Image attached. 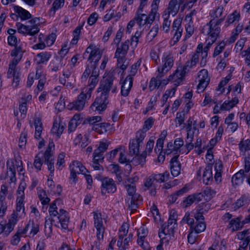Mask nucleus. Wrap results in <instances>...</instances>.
Wrapping results in <instances>:
<instances>
[{
    "mask_svg": "<svg viewBox=\"0 0 250 250\" xmlns=\"http://www.w3.org/2000/svg\"><path fill=\"white\" fill-rule=\"evenodd\" d=\"M138 180L137 177L128 178L124 183L126 188L128 196L126 199L128 204V208L132 212L135 211L138 207V205L142 200V198L140 194L136 193L135 182Z\"/></svg>",
    "mask_w": 250,
    "mask_h": 250,
    "instance_id": "1",
    "label": "nucleus"
},
{
    "mask_svg": "<svg viewBox=\"0 0 250 250\" xmlns=\"http://www.w3.org/2000/svg\"><path fill=\"white\" fill-rule=\"evenodd\" d=\"M224 21V18H220L219 20L211 19L208 23L204 26L202 33L208 35V38L212 42H215L220 33L221 28L219 25Z\"/></svg>",
    "mask_w": 250,
    "mask_h": 250,
    "instance_id": "2",
    "label": "nucleus"
},
{
    "mask_svg": "<svg viewBox=\"0 0 250 250\" xmlns=\"http://www.w3.org/2000/svg\"><path fill=\"white\" fill-rule=\"evenodd\" d=\"M40 20L39 18H34L29 21L27 22L26 25L19 23L18 26V32L24 35H35L40 31L38 26V24H39Z\"/></svg>",
    "mask_w": 250,
    "mask_h": 250,
    "instance_id": "3",
    "label": "nucleus"
},
{
    "mask_svg": "<svg viewBox=\"0 0 250 250\" xmlns=\"http://www.w3.org/2000/svg\"><path fill=\"white\" fill-rule=\"evenodd\" d=\"M103 51L95 44L91 43L86 49L83 56L89 54L87 58L89 64H98L99 61L101 59Z\"/></svg>",
    "mask_w": 250,
    "mask_h": 250,
    "instance_id": "4",
    "label": "nucleus"
},
{
    "mask_svg": "<svg viewBox=\"0 0 250 250\" xmlns=\"http://www.w3.org/2000/svg\"><path fill=\"white\" fill-rule=\"evenodd\" d=\"M115 77L112 73L109 74L107 78L101 82L100 86L98 89V92H101L102 94L107 96H109V93L110 90L112 93H115L116 91L117 87L113 85V81Z\"/></svg>",
    "mask_w": 250,
    "mask_h": 250,
    "instance_id": "5",
    "label": "nucleus"
},
{
    "mask_svg": "<svg viewBox=\"0 0 250 250\" xmlns=\"http://www.w3.org/2000/svg\"><path fill=\"white\" fill-rule=\"evenodd\" d=\"M101 194L114 193L117 190V186L113 179L105 177L101 179Z\"/></svg>",
    "mask_w": 250,
    "mask_h": 250,
    "instance_id": "6",
    "label": "nucleus"
},
{
    "mask_svg": "<svg viewBox=\"0 0 250 250\" xmlns=\"http://www.w3.org/2000/svg\"><path fill=\"white\" fill-rule=\"evenodd\" d=\"M108 96L101 94L97 96L94 102L91 105V108L93 111H97L100 113L105 110L108 104Z\"/></svg>",
    "mask_w": 250,
    "mask_h": 250,
    "instance_id": "7",
    "label": "nucleus"
},
{
    "mask_svg": "<svg viewBox=\"0 0 250 250\" xmlns=\"http://www.w3.org/2000/svg\"><path fill=\"white\" fill-rule=\"evenodd\" d=\"M162 63V66L158 68V77H163L172 68L174 64L173 57L171 55H164Z\"/></svg>",
    "mask_w": 250,
    "mask_h": 250,
    "instance_id": "8",
    "label": "nucleus"
},
{
    "mask_svg": "<svg viewBox=\"0 0 250 250\" xmlns=\"http://www.w3.org/2000/svg\"><path fill=\"white\" fill-rule=\"evenodd\" d=\"M86 101V96L84 95V92L82 91L78 96L77 99L69 103L67 105V108L69 110H82Z\"/></svg>",
    "mask_w": 250,
    "mask_h": 250,
    "instance_id": "9",
    "label": "nucleus"
},
{
    "mask_svg": "<svg viewBox=\"0 0 250 250\" xmlns=\"http://www.w3.org/2000/svg\"><path fill=\"white\" fill-rule=\"evenodd\" d=\"M198 78L199 83L197 86V89L198 93H201L205 90L210 81L208 71L205 69L200 71L198 74Z\"/></svg>",
    "mask_w": 250,
    "mask_h": 250,
    "instance_id": "10",
    "label": "nucleus"
},
{
    "mask_svg": "<svg viewBox=\"0 0 250 250\" xmlns=\"http://www.w3.org/2000/svg\"><path fill=\"white\" fill-rule=\"evenodd\" d=\"M181 23L182 21L180 19H176L173 21L171 33L173 35L172 40L174 43L178 42L182 36L183 28Z\"/></svg>",
    "mask_w": 250,
    "mask_h": 250,
    "instance_id": "11",
    "label": "nucleus"
},
{
    "mask_svg": "<svg viewBox=\"0 0 250 250\" xmlns=\"http://www.w3.org/2000/svg\"><path fill=\"white\" fill-rule=\"evenodd\" d=\"M203 199V195L200 193H195L189 195L184 198L180 205L183 208H187L190 206L194 202H199Z\"/></svg>",
    "mask_w": 250,
    "mask_h": 250,
    "instance_id": "12",
    "label": "nucleus"
},
{
    "mask_svg": "<svg viewBox=\"0 0 250 250\" xmlns=\"http://www.w3.org/2000/svg\"><path fill=\"white\" fill-rule=\"evenodd\" d=\"M179 155H175L170 161L171 173L174 177L178 176L181 171V164L178 161Z\"/></svg>",
    "mask_w": 250,
    "mask_h": 250,
    "instance_id": "13",
    "label": "nucleus"
},
{
    "mask_svg": "<svg viewBox=\"0 0 250 250\" xmlns=\"http://www.w3.org/2000/svg\"><path fill=\"white\" fill-rule=\"evenodd\" d=\"M133 78L131 76H127L122 83L121 93L124 97L128 95L133 85Z\"/></svg>",
    "mask_w": 250,
    "mask_h": 250,
    "instance_id": "14",
    "label": "nucleus"
},
{
    "mask_svg": "<svg viewBox=\"0 0 250 250\" xmlns=\"http://www.w3.org/2000/svg\"><path fill=\"white\" fill-rule=\"evenodd\" d=\"M44 163L46 164L48 167V169L50 171L49 175L52 176L54 171V158L53 155V152H49L48 150H45L44 153Z\"/></svg>",
    "mask_w": 250,
    "mask_h": 250,
    "instance_id": "15",
    "label": "nucleus"
},
{
    "mask_svg": "<svg viewBox=\"0 0 250 250\" xmlns=\"http://www.w3.org/2000/svg\"><path fill=\"white\" fill-rule=\"evenodd\" d=\"M160 177L157 174H152L147 178L144 183V185L147 189L151 187H158V183H160Z\"/></svg>",
    "mask_w": 250,
    "mask_h": 250,
    "instance_id": "16",
    "label": "nucleus"
},
{
    "mask_svg": "<svg viewBox=\"0 0 250 250\" xmlns=\"http://www.w3.org/2000/svg\"><path fill=\"white\" fill-rule=\"evenodd\" d=\"M13 9L14 12L17 13L18 16L21 21L27 20L32 18V15L29 11L20 6L14 5Z\"/></svg>",
    "mask_w": 250,
    "mask_h": 250,
    "instance_id": "17",
    "label": "nucleus"
},
{
    "mask_svg": "<svg viewBox=\"0 0 250 250\" xmlns=\"http://www.w3.org/2000/svg\"><path fill=\"white\" fill-rule=\"evenodd\" d=\"M185 75L180 71V69L178 67L175 72L169 76V80H173V83L176 86L181 84L184 80Z\"/></svg>",
    "mask_w": 250,
    "mask_h": 250,
    "instance_id": "18",
    "label": "nucleus"
},
{
    "mask_svg": "<svg viewBox=\"0 0 250 250\" xmlns=\"http://www.w3.org/2000/svg\"><path fill=\"white\" fill-rule=\"evenodd\" d=\"M58 218L62 228L64 229H67L68 224L69 222V216L67 211L63 209H61Z\"/></svg>",
    "mask_w": 250,
    "mask_h": 250,
    "instance_id": "19",
    "label": "nucleus"
},
{
    "mask_svg": "<svg viewBox=\"0 0 250 250\" xmlns=\"http://www.w3.org/2000/svg\"><path fill=\"white\" fill-rule=\"evenodd\" d=\"M108 145L105 143L101 142L99 147L95 150L93 155L95 156V160H103L104 159L103 154L106 151Z\"/></svg>",
    "mask_w": 250,
    "mask_h": 250,
    "instance_id": "20",
    "label": "nucleus"
},
{
    "mask_svg": "<svg viewBox=\"0 0 250 250\" xmlns=\"http://www.w3.org/2000/svg\"><path fill=\"white\" fill-rule=\"evenodd\" d=\"M212 166L210 164L206 166L203 172V182L206 185H208L213 180L212 177Z\"/></svg>",
    "mask_w": 250,
    "mask_h": 250,
    "instance_id": "21",
    "label": "nucleus"
},
{
    "mask_svg": "<svg viewBox=\"0 0 250 250\" xmlns=\"http://www.w3.org/2000/svg\"><path fill=\"white\" fill-rule=\"evenodd\" d=\"M177 0H170L167 8V15L175 16L179 10L180 6Z\"/></svg>",
    "mask_w": 250,
    "mask_h": 250,
    "instance_id": "22",
    "label": "nucleus"
},
{
    "mask_svg": "<svg viewBox=\"0 0 250 250\" xmlns=\"http://www.w3.org/2000/svg\"><path fill=\"white\" fill-rule=\"evenodd\" d=\"M130 41L128 40L122 42L120 46H118L115 52V56H121V55H126L129 49V44Z\"/></svg>",
    "mask_w": 250,
    "mask_h": 250,
    "instance_id": "23",
    "label": "nucleus"
},
{
    "mask_svg": "<svg viewBox=\"0 0 250 250\" xmlns=\"http://www.w3.org/2000/svg\"><path fill=\"white\" fill-rule=\"evenodd\" d=\"M241 220V217H238L231 219L229 222V228H231L233 231L241 229L244 225Z\"/></svg>",
    "mask_w": 250,
    "mask_h": 250,
    "instance_id": "24",
    "label": "nucleus"
},
{
    "mask_svg": "<svg viewBox=\"0 0 250 250\" xmlns=\"http://www.w3.org/2000/svg\"><path fill=\"white\" fill-rule=\"evenodd\" d=\"M188 190V188L185 187L176 191L169 196V202L171 204L175 203L180 197H182L185 193L187 192Z\"/></svg>",
    "mask_w": 250,
    "mask_h": 250,
    "instance_id": "25",
    "label": "nucleus"
},
{
    "mask_svg": "<svg viewBox=\"0 0 250 250\" xmlns=\"http://www.w3.org/2000/svg\"><path fill=\"white\" fill-rule=\"evenodd\" d=\"M143 145L133 140L130 141L129 149L130 154L132 155H138L139 152L140 147Z\"/></svg>",
    "mask_w": 250,
    "mask_h": 250,
    "instance_id": "26",
    "label": "nucleus"
},
{
    "mask_svg": "<svg viewBox=\"0 0 250 250\" xmlns=\"http://www.w3.org/2000/svg\"><path fill=\"white\" fill-rule=\"evenodd\" d=\"M64 129V126L62 123H58L56 120H55L51 129V132L59 137L63 132Z\"/></svg>",
    "mask_w": 250,
    "mask_h": 250,
    "instance_id": "27",
    "label": "nucleus"
},
{
    "mask_svg": "<svg viewBox=\"0 0 250 250\" xmlns=\"http://www.w3.org/2000/svg\"><path fill=\"white\" fill-rule=\"evenodd\" d=\"M15 163L13 160H8L6 162L7 172L4 174H1L0 179L1 180H5L8 177V171L10 172H16Z\"/></svg>",
    "mask_w": 250,
    "mask_h": 250,
    "instance_id": "28",
    "label": "nucleus"
},
{
    "mask_svg": "<svg viewBox=\"0 0 250 250\" xmlns=\"http://www.w3.org/2000/svg\"><path fill=\"white\" fill-rule=\"evenodd\" d=\"M238 98L235 97L230 101H226L224 102L220 108L222 110H229L238 104Z\"/></svg>",
    "mask_w": 250,
    "mask_h": 250,
    "instance_id": "29",
    "label": "nucleus"
},
{
    "mask_svg": "<svg viewBox=\"0 0 250 250\" xmlns=\"http://www.w3.org/2000/svg\"><path fill=\"white\" fill-rule=\"evenodd\" d=\"M214 168L216 171L214 179L217 183H219L222 181V169L223 168V165L221 161L216 162Z\"/></svg>",
    "mask_w": 250,
    "mask_h": 250,
    "instance_id": "30",
    "label": "nucleus"
},
{
    "mask_svg": "<svg viewBox=\"0 0 250 250\" xmlns=\"http://www.w3.org/2000/svg\"><path fill=\"white\" fill-rule=\"evenodd\" d=\"M134 19L140 27L147 25V16L146 13L136 14Z\"/></svg>",
    "mask_w": 250,
    "mask_h": 250,
    "instance_id": "31",
    "label": "nucleus"
},
{
    "mask_svg": "<svg viewBox=\"0 0 250 250\" xmlns=\"http://www.w3.org/2000/svg\"><path fill=\"white\" fill-rule=\"evenodd\" d=\"M26 229L27 230L30 229V234L34 236L39 231V225L34 221L29 220L26 225Z\"/></svg>",
    "mask_w": 250,
    "mask_h": 250,
    "instance_id": "32",
    "label": "nucleus"
},
{
    "mask_svg": "<svg viewBox=\"0 0 250 250\" xmlns=\"http://www.w3.org/2000/svg\"><path fill=\"white\" fill-rule=\"evenodd\" d=\"M186 112L183 111L181 112H177L176 114V117L175 119V122L176 123V125L177 126V124L179 126L183 125V128L185 127V124L184 121L185 120Z\"/></svg>",
    "mask_w": 250,
    "mask_h": 250,
    "instance_id": "33",
    "label": "nucleus"
},
{
    "mask_svg": "<svg viewBox=\"0 0 250 250\" xmlns=\"http://www.w3.org/2000/svg\"><path fill=\"white\" fill-rule=\"evenodd\" d=\"M174 146V145H173L172 142H170L168 143L167 144V148L164 150V153L166 154L167 155H169L171 154H174L175 155H179L178 154L179 152Z\"/></svg>",
    "mask_w": 250,
    "mask_h": 250,
    "instance_id": "34",
    "label": "nucleus"
},
{
    "mask_svg": "<svg viewBox=\"0 0 250 250\" xmlns=\"http://www.w3.org/2000/svg\"><path fill=\"white\" fill-rule=\"evenodd\" d=\"M223 10V7L220 6L216 9L210 11L209 14L212 18L211 19L219 20V18L221 17L222 16Z\"/></svg>",
    "mask_w": 250,
    "mask_h": 250,
    "instance_id": "35",
    "label": "nucleus"
},
{
    "mask_svg": "<svg viewBox=\"0 0 250 250\" xmlns=\"http://www.w3.org/2000/svg\"><path fill=\"white\" fill-rule=\"evenodd\" d=\"M159 25L158 24L155 25L150 30L147 34L146 39V40L150 42L153 40V39L157 36L159 31Z\"/></svg>",
    "mask_w": 250,
    "mask_h": 250,
    "instance_id": "36",
    "label": "nucleus"
},
{
    "mask_svg": "<svg viewBox=\"0 0 250 250\" xmlns=\"http://www.w3.org/2000/svg\"><path fill=\"white\" fill-rule=\"evenodd\" d=\"M162 77H158V75L156 78H152L149 83V89L150 91H153L156 88H158L161 85L160 79Z\"/></svg>",
    "mask_w": 250,
    "mask_h": 250,
    "instance_id": "37",
    "label": "nucleus"
},
{
    "mask_svg": "<svg viewBox=\"0 0 250 250\" xmlns=\"http://www.w3.org/2000/svg\"><path fill=\"white\" fill-rule=\"evenodd\" d=\"M243 26L242 24L239 23L236 28L233 29L231 33V36L230 37V42H234L237 39L239 34L242 31Z\"/></svg>",
    "mask_w": 250,
    "mask_h": 250,
    "instance_id": "38",
    "label": "nucleus"
},
{
    "mask_svg": "<svg viewBox=\"0 0 250 250\" xmlns=\"http://www.w3.org/2000/svg\"><path fill=\"white\" fill-rule=\"evenodd\" d=\"M200 193L203 195V198H206V200H210L215 194V191L209 187H206L203 192Z\"/></svg>",
    "mask_w": 250,
    "mask_h": 250,
    "instance_id": "39",
    "label": "nucleus"
},
{
    "mask_svg": "<svg viewBox=\"0 0 250 250\" xmlns=\"http://www.w3.org/2000/svg\"><path fill=\"white\" fill-rule=\"evenodd\" d=\"M240 19V14L236 11H234L232 14H230L228 17L227 21V24H226V26H228L230 24L233 23L235 21H238Z\"/></svg>",
    "mask_w": 250,
    "mask_h": 250,
    "instance_id": "40",
    "label": "nucleus"
},
{
    "mask_svg": "<svg viewBox=\"0 0 250 250\" xmlns=\"http://www.w3.org/2000/svg\"><path fill=\"white\" fill-rule=\"evenodd\" d=\"M238 145L240 151L245 152L246 151L250 150V139L243 140Z\"/></svg>",
    "mask_w": 250,
    "mask_h": 250,
    "instance_id": "41",
    "label": "nucleus"
},
{
    "mask_svg": "<svg viewBox=\"0 0 250 250\" xmlns=\"http://www.w3.org/2000/svg\"><path fill=\"white\" fill-rule=\"evenodd\" d=\"M206 228V225L205 222H195V224L193 228V231H194L196 233H199L205 231Z\"/></svg>",
    "mask_w": 250,
    "mask_h": 250,
    "instance_id": "42",
    "label": "nucleus"
},
{
    "mask_svg": "<svg viewBox=\"0 0 250 250\" xmlns=\"http://www.w3.org/2000/svg\"><path fill=\"white\" fill-rule=\"evenodd\" d=\"M51 57V55L46 52H42L38 54L37 55V57L38 59L39 63H43L47 62Z\"/></svg>",
    "mask_w": 250,
    "mask_h": 250,
    "instance_id": "43",
    "label": "nucleus"
},
{
    "mask_svg": "<svg viewBox=\"0 0 250 250\" xmlns=\"http://www.w3.org/2000/svg\"><path fill=\"white\" fill-rule=\"evenodd\" d=\"M157 10L158 9L156 8V7H152L148 15H147V24H148L149 26L154 21L157 15L158 14Z\"/></svg>",
    "mask_w": 250,
    "mask_h": 250,
    "instance_id": "44",
    "label": "nucleus"
},
{
    "mask_svg": "<svg viewBox=\"0 0 250 250\" xmlns=\"http://www.w3.org/2000/svg\"><path fill=\"white\" fill-rule=\"evenodd\" d=\"M27 132L24 128L21 134L20 137L19 139V146L21 149L23 148L26 144L27 142Z\"/></svg>",
    "mask_w": 250,
    "mask_h": 250,
    "instance_id": "45",
    "label": "nucleus"
},
{
    "mask_svg": "<svg viewBox=\"0 0 250 250\" xmlns=\"http://www.w3.org/2000/svg\"><path fill=\"white\" fill-rule=\"evenodd\" d=\"M175 225H176V221H172V219L168 218L167 225H163V232L165 234L166 233V230L167 229L168 231L170 230H172L173 229L175 228Z\"/></svg>",
    "mask_w": 250,
    "mask_h": 250,
    "instance_id": "46",
    "label": "nucleus"
},
{
    "mask_svg": "<svg viewBox=\"0 0 250 250\" xmlns=\"http://www.w3.org/2000/svg\"><path fill=\"white\" fill-rule=\"evenodd\" d=\"M182 222H185L190 226V230H192V231H193V228L195 224V222H194V219L193 218L190 217V214L189 213H186L185 216L182 219Z\"/></svg>",
    "mask_w": 250,
    "mask_h": 250,
    "instance_id": "47",
    "label": "nucleus"
},
{
    "mask_svg": "<svg viewBox=\"0 0 250 250\" xmlns=\"http://www.w3.org/2000/svg\"><path fill=\"white\" fill-rule=\"evenodd\" d=\"M93 213L95 227L98 228L104 226L101 214L97 212H93Z\"/></svg>",
    "mask_w": 250,
    "mask_h": 250,
    "instance_id": "48",
    "label": "nucleus"
},
{
    "mask_svg": "<svg viewBox=\"0 0 250 250\" xmlns=\"http://www.w3.org/2000/svg\"><path fill=\"white\" fill-rule=\"evenodd\" d=\"M146 132L142 129L139 130L136 133L135 139L133 140L143 145V140L146 136Z\"/></svg>",
    "mask_w": 250,
    "mask_h": 250,
    "instance_id": "49",
    "label": "nucleus"
},
{
    "mask_svg": "<svg viewBox=\"0 0 250 250\" xmlns=\"http://www.w3.org/2000/svg\"><path fill=\"white\" fill-rule=\"evenodd\" d=\"M162 24V29L166 33H168L169 31L171 21L169 20V16H167V14Z\"/></svg>",
    "mask_w": 250,
    "mask_h": 250,
    "instance_id": "50",
    "label": "nucleus"
},
{
    "mask_svg": "<svg viewBox=\"0 0 250 250\" xmlns=\"http://www.w3.org/2000/svg\"><path fill=\"white\" fill-rule=\"evenodd\" d=\"M225 46L226 43L224 42H222L219 43L214 49V53L213 54V57L215 58L219 54H220L225 49Z\"/></svg>",
    "mask_w": 250,
    "mask_h": 250,
    "instance_id": "51",
    "label": "nucleus"
},
{
    "mask_svg": "<svg viewBox=\"0 0 250 250\" xmlns=\"http://www.w3.org/2000/svg\"><path fill=\"white\" fill-rule=\"evenodd\" d=\"M248 204V199L246 197L242 196L235 203L234 208L238 209Z\"/></svg>",
    "mask_w": 250,
    "mask_h": 250,
    "instance_id": "52",
    "label": "nucleus"
},
{
    "mask_svg": "<svg viewBox=\"0 0 250 250\" xmlns=\"http://www.w3.org/2000/svg\"><path fill=\"white\" fill-rule=\"evenodd\" d=\"M101 120V117L99 116L89 117L86 118L84 121V124H89L90 125H93Z\"/></svg>",
    "mask_w": 250,
    "mask_h": 250,
    "instance_id": "53",
    "label": "nucleus"
},
{
    "mask_svg": "<svg viewBox=\"0 0 250 250\" xmlns=\"http://www.w3.org/2000/svg\"><path fill=\"white\" fill-rule=\"evenodd\" d=\"M154 119L152 117L148 118L144 123V125H143V127L142 129L143 130L146 132L149 129H150L153 124H154Z\"/></svg>",
    "mask_w": 250,
    "mask_h": 250,
    "instance_id": "54",
    "label": "nucleus"
},
{
    "mask_svg": "<svg viewBox=\"0 0 250 250\" xmlns=\"http://www.w3.org/2000/svg\"><path fill=\"white\" fill-rule=\"evenodd\" d=\"M22 51L21 47L15 46L14 49L11 52V55L14 56V58H18V59H21L22 56Z\"/></svg>",
    "mask_w": 250,
    "mask_h": 250,
    "instance_id": "55",
    "label": "nucleus"
},
{
    "mask_svg": "<svg viewBox=\"0 0 250 250\" xmlns=\"http://www.w3.org/2000/svg\"><path fill=\"white\" fill-rule=\"evenodd\" d=\"M211 204L208 202L202 203L199 205V210L202 213L207 212L211 208Z\"/></svg>",
    "mask_w": 250,
    "mask_h": 250,
    "instance_id": "56",
    "label": "nucleus"
},
{
    "mask_svg": "<svg viewBox=\"0 0 250 250\" xmlns=\"http://www.w3.org/2000/svg\"><path fill=\"white\" fill-rule=\"evenodd\" d=\"M64 3V0H56L52 4V7L51 11L53 10L55 13L56 10L61 7L63 6Z\"/></svg>",
    "mask_w": 250,
    "mask_h": 250,
    "instance_id": "57",
    "label": "nucleus"
},
{
    "mask_svg": "<svg viewBox=\"0 0 250 250\" xmlns=\"http://www.w3.org/2000/svg\"><path fill=\"white\" fill-rule=\"evenodd\" d=\"M146 152H143L140 155H138L135 157L134 161H136V163L141 166L144 165L146 162Z\"/></svg>",
    "mask_w": 250,
    "mask_h": 250,
    "instance_id": "58",
    "label": "nucleus"
},
{
    "mask_svg": "<svg viewBox=\"0 0 250 250\" xmlns=\"http://www.w3.org/2000/svg\"><path fill=\"white\" fill-rule=\"evenodd\" d=\"M246 40V38H243L240 39L239 41H237L235 46V49H236V52L242 50L245 45Z\"/></svg>",
    "mask_w": 250,
    "mask_h": 250,
    "instance_id": "59",
    "label": "nucleus"
},
{
    "mask_svg": "<svg viewBox=\"0 0 250 250\" xmlns=\"http://www.w3.org/2000/svg\"><path fill=\"white\" fill-rule=\"evenodd\" d=\"M192 67V66L190 64L189 61L187 62L184 66L180 65L178 66L180 71H182L185 76Z\"/></svg>",
    "mask_w": 250,
    "mask_h": 250,
    "instance_id": "60",
    "label": "nucleus"
},
{
    "mask_svg": "<svg viewBox=\"0 0 250 250\" xmlns=\"http://www.w3.org/2000/svg\"><path fill=\"white\" fill-rule=\"evenodd\" d=\"M34 125L35 127V131L42 132V124L41 119L37 117L34 120Z\"/></svg>",
    "mask_w": 250,
    "mask_h": 250,
    "instance_id": "61",
    "label": "nucleus"
},
{
    "mask_svg": "<svg viewBox=\"0 0 250 250\" xmlns=\"http://www.w3.org/2000/svg\"><path fill=\"white\" fill-rule=\"evenodd\" d=\"M164 140L162 138H159L156 143V146L154 148V151L156 154L158 153L160 151H164L163 149Z\"/></svg>",
    "mask_w": 250,
    "mask_h": 250,
    "instance_id": "62",
    "label": "nucleus"
},
{
    "mask_svg": "<svg viewBox=\"0 0 250 250\" xmlns=\"http://www.w3.org/2000/svg\"><path fill=\"white\" fill-rule=\"evenodd\" d=\"M98 64H90L91 73L90 77L98 78L99 76V69L98 68Z\"/></svg>",
    "mask_w": 250,
    "mask_h": 250,
    "instance_id": "63",
    "label": "nucleus"
},
{
    "mask_svg": "<svg viewBox=\"0 0 250 250\" xmlns=\"http://www.w3.org/2000/svg\"><path fill=\"white\" fill-rule=\"evenodd\" d=\"M56 35L54 33H52L48 36L45 39L46 44L48 46L52 45L55 41Z\"/></svg>",
    "mask_w": 250,
    "mask_h": 250,
    "instance_id": "64",
    "label": "nucleus"
}]
</instances>
